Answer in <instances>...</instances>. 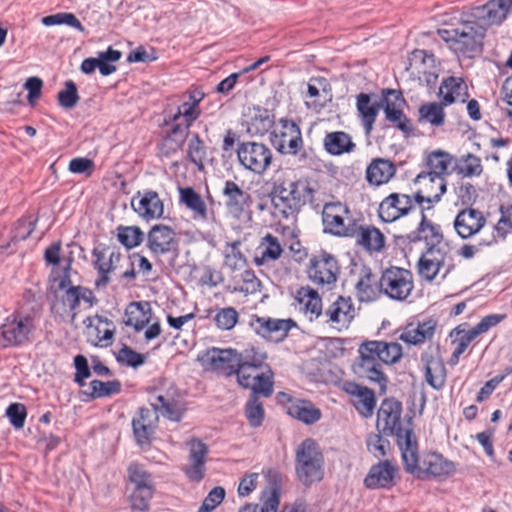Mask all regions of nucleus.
Masks as SVG:
<instances>
[{
	"instance_id": "1",
	"label": "nucleus",
	"mask_w": 512,
	"mask_h": 512,
	"mask_svg": "<svg viewBox=\"0 0 512 512\" xmlns=\"http://www.w3.org/2000/svg\"><path fill=\"white\" fill-rule=\"evenodd\" d=\"M402 404L393 398L384 399L377 414V427L387 436H395L401 451L405 470L418 468V443L411 416L401 418Z\"/></svg>"
},
{
	"instance_id": "2",
	"label": "nucleus",
	"mask_w": 512,
	"mask_h": 512,
	"mask_svg": "<svg viewBox=\"0 0 512 512\" xmlns=\"http://www.w3.org/2000/svg\"><path fill=\"white\" fill-rule=\"evenodd\" d=\"M359 359L354 365V372L361 378H366L379 385L380 391L385 392L388 379L382 370V364L397 363L402 355V346L397 342L369 340L359 348Z\"/></svg>"
},
{
	"instance_id": "3",
	"label": "nucleus",
	"mask_w": 512,
	"mask_h": 512,
	"mask_svg": "<svg viewBox=\"0 0 512 512\" xmlns=\"http://www.w3.org/2000/svg\"><path fill=\"white\" fill-rule=\"evenodd\" d=\"M266 359L265 353L257 352L254 348L246 349L243 353L238 352V383L243 388H254L268 398L274 391V373L265 364Z\"/></svg>"
},
{
	"instance_id": "4",
	"label": "nucleus",
	"mask_w": 512,
	"mask_h": 512,
	"mask_svg": "<svg viewBox=\"0 0 512 512\" xmlns=\"http://www.w3.org/2000/svg\"><path fill=\"white\" fill-rule=\"evenodd\" d=\"M437 33L455 54L474 58L482 52L486 30L476 21H461Z\"/></svg>"
},
{
	"instance_id": "5",
	"label": "nucleus",
	"mask_w": 512,
	"mask_h": 512,
	"mask_svg": "<svg viewBox=\"0 0 512 512\" xmlns=\"http://www.w3.org/2000/svg\"><path fill=\"white\" fill-rule=\"evenodd\" d=\"M193 102L183 103L170 118L172 127L162 143V152L169 156L180 150L189 134V127L199 116L198 104L203 98H192Z\"/></svg>"
},
{
	"instance_id": "6",
	"label": "nucleus",
	"mask_w": 512,
	"mask_h": 512,
	"mask_svg": "<svg viewBox=\"0 0 512 512\" xmlns=\"http://www.w3.org/2000/svg\"><path fill=\"white\" fill-rule=\"evenodd\" d=\"M323 455L313 439H305L296 451V473L306 486L321 481L324 475Z\"/></svg>"
},
{
	"instance_id": "7",
	"label": "nucleus",
	"mask_w": 512,
	"mask_h": 512,
	"mask_svg": "<svg viewBox=\"0 0 512 512\" xmlns=\"http://www.w3.org/2000/svg\"><path fill=\"white\" fill-rule=\"evenodd\" d=\"M406 72L410 78L417 79L419 85L427 87L426 93L435 92L440 72V63L434 54L423 50L415 49L408 56Z\"/></svg>"
},
{
	"instance_id": "8",
	"label": "nucleus",
	"mask_w": 512,
	"mask_h": 512,
	"mask_svg": "<svg viewBox=\"0 0 512 512\" xmlns=\"http://www.w3.org/2000/svg\"><path fill=\"white\" fill-rule=\"evenodd\" d=\"M128 479L132 485L129 496L130 506L134 510L146 512L155 492L153 476L143 465L131 463L127 469Z\"/></svg>"
},
{
	"instance_id": "9",
	"label": "nucleus",
	"mask_w": 512,
	"mask_h": 512,
	"mask_svg": "<svg viewBox=\"0 0 512 512\" xmlns=\"http://www.w3.org/2000/svg\"><path fill=\"white\" fill-rule=\"evenodd\" d=\"M456 267L455 257L450 247L426 248L418 262V273L426 281H433L442 272L445 279Z\"/></svg>"
},
{
	"instance_id": "10",
	"label": "nucleus",
	"mask_w": 512,
	"mask_h": 512,
	"mask_svg": "<svg viewBox=\"0 0 512 512\" xmlns=\"http://www.w3.org/2000/svg\"><path fill=\"white\" fill-rule=\"evenodd\" d=\"M33 330L34 322L31 316L12 313L0 325V343L3 347L22 346L30 340Z\"/></svg>"
},
{
	"instance_id": "11",
	"label": "nucleus",
	"mask_w": 512,
	"mask_h": 512,
	"mask_svg": "<svg viewBox=\"0 0 512 512\" xmlns=\"http://www.w3.org/2000/svg\"><path fill=\"white\" fill-rule=\"evenodd\" d=\"M237 157L240 165L257 175H262L272 163V151L264 143L246 141L238 145Z\"/></svg>"
},
{
	"instance_id": "12",
	"label": "nucleus",
	"mask_w": 512,
	"mask_h": 512,
	"mask_svg": "<svg viewBox=\"0 0 512 512\" xmlns=\"http://www.w3.org/2000/svg\"><path fill=\"white\" fill-rule=\"evenodd\" d=\"M198 362L206 369L225 376L235 374L238 377V351L232 348L212 347L198 354Z\"/></svg>"
},
{
	"instance_id": "13",
	"label": "nucleus",
	"mask_w": 512,
	"mask_h": 512,
	"mask_svg": "<svg viewBox=\"0 0 512 512\" xmlns=\"http://www.w3.org/2000/svg\"><path fill=\"white\" fill-rule=\"evenodd\" d=\"M380 291L393 300L403 301L413 289L412 274L399 267L386 269L379 279Z\"/></svg>"
},
{
	"instance_id": "14",
	"label": "nucleus",
	"mask_w": 512,
	"mask_h": 512,
	"mask_svg": "<svg viewBox=\"0 0 512 512\" xmlns=\"http://www.w3.org/2000/svg\"><path fill=\"white\" fill-rule=\"evenodd\" d=\"M340 267L337 259L327 252H321L309 260L308 278L316 285L331 286L337 281Z\"/></svg>"
},
{
	"instance_id": "15",
	"label": "nucleus",
	"mask_w": 512,
	"mask_h": 512,
	"mask_svg": "<svg viewBox=\"0 0 512 512\" xmlns=\"http://www.w3.org/2000/svg\"><path fill=\"white\" fill-rule=\"evenodd\" d=\"M93 267L97 271L95 286L104 288L110 282V273L113 272L122 258L117 249H110L106 245H98L92 250Z\"/></svg>"
},
{
	"instance_id": "16",
	"label": "nucleus",
	"mask_w": 512,
	"mask_h": 512,
	"mask_svg": "<svg viewBox=\"0 0 512 512\" xmlns=\"http://www.w3.org/2000/svg\"><path fill=\"white\" fill-rule=\"evenodd\" d=\"M452 162V156L445 151L437 150L431 152L427 157L429 171L419 173L415 178V183L429 182L446 191L447 185L444 175L448 173V168Z\"/></svg>"
},
{
	"instance_id": "17",
	"label": "nucleus",
	"mask_w": 512,
	"mask_h": 512,
	"mask_svg": "<svg viewBox=\"0 0 512 512\" xmlns=\"http://www.w3.org/2000/svg\"><path fill=\"white\" fill-rule=\"evenodd\" d=\"M280 126L279 131H271V143L281 154L296 155L303 144L299 127L288 119H281Z\"/></svg>"
},
{
	"instance_id": "18",
	"label": "nucleus",
	"mask_w": 512,
	"mask_h": 512,
	"mask_svg": "<svg viewBox=\"0 0 512 512\" xmlns=\"http://www.w3.org/2000/svg\"><path fill=\"white\" fill-rule=\"evenodd\" d=\"M59 288L64 290L61 301L63 305L69 309L71 322H74L77 316L81 301L87 305V308H91L97 303V299L90 289L80 285H70V279L68 277H63L60 280Z\"/></svg>"
},
{
	"instance_id": "19",
	"label": "nucleus",
	"mask_w": 512,
	"mask_h": 512,
	"mask_svg": "<svg viewBox=\"0 0 512 512\" xmlns=\"http://www.w3.org/2000/svg\"><path fill=\"white\" fill-rule=\"evenodd\" d=\"M418 468L411 474L424 473L427 477L436 479H446L452 476L456 471L454 462L445 458L437 452H428L423 454L421 459L418 457Z\"/></svg>"
},
{
	"instance_id": "20",
	"label": "nucleus",
	"mask_w": 512,
	"mask_h": 512,
	"mask_svg": "<svg viewBox=\"0 0 512 512\" xmlns=\"http://www.w3.org/2000/svg\"><path fill=\"white\" fill-rule=\"evenodd\" d=\"M275 116L271 110L260 106L247 107L242 114V125L252 136H262L271 131Z\"/></svg>"
},
{
	"instance_id": "21",
	"label": "nucleus",
	"mask_w": 512,
	"mask_h": 512,
	"mask_svg": "<svg viewBox=\"0 0 512 512\" xmlns=\"http://www.w3.org/2000/svg\"><path fill=\"white\" fill-rule=\"evenodd\" d=\"M414 206V200L411 196L391 193L381 201L378 215L383 222L391 223L406 216Z\"/></svg>"
},
{
	"instance_id": "22",
	"label": "nucleus",
	"mask_w": 512,
	"mask_h": 512,
	"mask_svg": "<svg viewBox=\"0 0 512 512\" xmlns=\"http://www.w3.org/2000/svg\"><path fill=\"white\" fill-rule=\"evenodd\" d=\"M133 210L144 220H155L163 216L164 203L153 190L138 191L131 200Z\"/></svg>"
},
{
	"instance_id": "23",
	"label": "nucleus",
	"mask_w": 512,
	"mask_h": 512,
	"mask_svg": "<svg viewBox=\"0 0 512 512\" xmlns=\"http://www.w3.org/2000/svg\"><path fill=\"white\" fill-rule=\"evenodd\" d=\"M260 336L274 341L283 340L296 324L292 319H277L256 316L250 323Z\"/></svg>"
},
{
	"instance_id": "24",
	"label": "nucleus",
	"mask_w": 512,
	"mask_h": 512,
	"mask_svg": "<svg viewBox=\"0 0 512 512\" xmlns=\"http://www.w3.org/2000/svg\"><path fill=\"white\" fill-rule=\"evenodd\" d=\"M159 416L155 410L141 407L132 419L135 440L141 447L150 444L157 428Z\"/></svg>"
},
{
	"instance_id": "25",
	"label": "nucleus",
	"mask_w": 512,
	"mask_h": 512,
	"mask_svg": "<svg viewBox=\"0 0 512 512\" xmlns=\"http://www.w3.org/2000/svg\"><path fill=\"white\" fill-rule=\"evenodd\" d=\"M510 13H512V0H489L473 10V15L487 26L502 24Z\"/></svg>"
},
{
	"instance_id": "26",
	"label": "nucleus",
	"mask_w": 512,
	"mask_h": 512,
	"mask_svg": "<svg viewBox=\"0 0 512 512\" xmlns=\"http://www.w3.org/2000/svg\"><path fill=\"white\" fill-rule=\"evenodd\" d=\"M222 194L227 211L235 218H240L252 203L251 195L232 180L224 183Z\"/></svg>"
},
{
	"instance_id": "27",
	"label": "nucleus",
	"mask_w": 512,
	"mask_h": 512,
	"mask_svg": "<svg viewBox=\"0 0 512 512\" xmlns=\"http://www.w3.org/2000/svg\"><path fill=\"white\" fill-rule=\"evenodd\" d=\"M325 323L336 325L339 329L348 328L355 317V308L350 297L338 296L324 311Z\"/></svg>"
},
{
	"instance_id": "28",
	"label": "nucleus",
	"mask_w": 512,
	"mask_h": 512,
	"mask_svg": "<svg viewBox=\"0 0 512 512\" xmlns=\"http://www.w3.org/2000/svg\"><path fill=\"white\" fill-rule=\"evenodd\" d=\"M407 240L409 242L424 240L427 248L449 247L447 243H443V233L440 225L427 219L424 208H422L421 221L417 229L407 235Z\"/></svg>"
},
{
	"instance_id": "29",
	"label": "nucleus",
	"mask_w": 512,
	"mask_h": 512,
	"mask_svg": "<svg viewBox=\"0 0 512 512\" xmlns=\"http://www.w3.org/2000/svg\"><path fill=\"white\" fill-rule=\"evenodd\" d=\"M272 192L278 195H284L290 199L292 205L302 207L307 201L313 198L314 189L310 187L308 182L303 180H283L274 183Z\"/></svg>"
},
{
	"instance_id": "30",
	"label": "nucleus",
	"mask_w": 512,
	"mask_h": 512,
	"mask_svg": "<svg viewBox=\"0 0 512 512\" xmlns=\"http://www.w3.org/2000/svg\"><path fill=\"white\" fill-rule=\"evenodd\" d=\"M208 453L207 445L201 440L193 439L189 442V461L184 467L185 475L189 480L199 482L204 478Z\"/></svg>"
},
{
	"instance_id": "31",
	"label": "nucleus",
	"mask_w": 512,
	"mask_h": 512,
	"mask_svg": "<svg viewBox=\"0 0 512 512\" xmlns=\"http://www.w3.org/2000/svg\"><path fill=\"white\" fill-rule=\"evenodd\" d=\"M176 234L174 230L166 225H154L147 239V247L155 255H164L176 250Z\"/></svg>"
},
{
	"instance_id": "32",
	"label": "nucleus",
	"mask_w": 512,
	"mask_h": 512,
	"mask_svg": "<svg viewBox=\"0 0 512 512\" xmlns=\"http://www.w3.org/2000/svg\"><path fill=\"white\" fill-rule=\"evenodd\" d=\"M397 467L389 460L380 461L373 465L364 479L369 489H390L395 485Z\"/></svg>"
},
{
	"instance_id": "33",
	"label": "nucleus",
	"mask_w": 512,
	"mask_h": 512,
	"mask_svg": "<svg viewBox=\"0 0 512 512\" xmlns=\"http://www.w3.org/2000/svg\"><path fill=\"white\" fill-rule=\"evenodd\" d=\"M486 224L482 212L474 208L461 210L455 220L454 228L462 239H467L477 234Z\"/></svg>"
},
{
	"instance_id": "34",
	"label": "nucleus",
	"mask_w": 512,
	"mask_h": 512,
	"mask_svg": "<svg viewBox=\"0 0 512 512\" xmlns=\"http://www.w3.org/2000/svg\"><path fill=\"white\" fill-rule=\"evenodd\" d=\"M343 390L355 399L356 410L364 417H370L376 406V397L373 390L353 381H346Z\"/></svg>"
},
{
	"instance_id": "35",
	"label": "nucleus",
	"mask_w": 512,
	"mask_h": 512,
	"mask_svg": "<svg viewBox=\"0 0 512 512\" xmlns=\"http://www.w3.org/2000/svg\"><path fill=\"white\" fill-rule=\"evenodd\" d=\"M152 309L149 302H130L124 313L123 323L132 327L135 332L142 331L151 323Z\"/></svg>"
},
{
	"instance_id": "36",
	"label": "nucleus",
	"mask_w": 512,
	"mask_h": 512,
	"mask_svg": "<svg viewBox=\"0 0 512 512\" xmlns=\"http://www.w3.org/2000/svg\"><path fill=\"white\" fill-rule=\"evenodd\" d=\"M456 98H441L439 102H427L418 109V122L441 127L445 123V107L454 103Z\"/></svg>"
},
{
	"instance_id": "37",
	"label": "nucleus",
	"mask_w": 512,
	"mask_h": 512,
	"mask_svg": "<svg viewBox=\"0 0 512 512\" xmlns=\"http://www.w3.org/2000/svg\"><path fill=\"white\" fill-rule=\"evenodd\" d=\"M299 310L310 320L314 321L322 317V300L317 291L309 286L301 287L295 296Z\"/></svg>"
},
{
	"instance_id": "38",
	"label": "nucleus",
	"mask_w": 512,
	"mask_h": 512,
	"mask_svg": "<svg viewBox=\"0 0 512 512\" xmlns=\"http://www.w3.org/2000/svg\"><path fill=\"white\" fill-rule=\"evenodd\" d=\"M354 232L357 244L369 252H379L385 246V236L374 226L356 224Z\"/></svg>"
},
{
	"instance_id": "39",
	"label": "nucleus",
	"mask_w": 512,
	"mask_h": 512,
	"mask_svg": "<svg viewBox=\"0 0 512 512\" xmlns=\"http://www.w3.org/2000/svg\"><path fill=\"white\" fill-rule=\"evenodd\" d=\"M323 146L325 151L333 156L349 154L355 151L356 144L352 137L344 131L329 132L324 136Z\"/></svg>"
},
{
	"instance_id": "40",
	"label": "nucleus",
	"mask_w": 512,
	"mask_h": 512,
	"mask_svg": "<svg viewBox=\"0 0 512 512\" xmlns=\"http://www.w3.org/2000/svg\"><path fill=\"white\" fill-rule=\"evenodd\" d=\"M396 173L392 161L384 158L373 159L366 169V180L369 184L380 186L386 184Z\"/></svg>"
},
{
	"instance_id": "41",
	"label": "nucleus",
	"mask_w": 512,
	"mask_h": 512,
	"mask_svg": "<svg viewBox=\"0 0 512 512\" xmlns=\"http://www.w3.org/2000/svg\"><path fill=\"white\" fill-rule=\"evenodd\" d=\"M152 409L164 418L179 422L184 416L185 408L183 404L171 395L159 394L156 396V402H153Z\"/></svg>"
},
{
	"instance_id": "42",
	"label": "nucleus",
	"mask_w": 512,
	"mask_h": 512,
	"mask_svg": "<svg viewBox=\"0 0 512 512\" xmlns=\"http://www.w3.org/2000/svg\"><path fill=\"white\" fill-rule=\"evenodd\" d=\"M83 324L88 329H92L95 333L97 339L96 345L104 347L111 345L115 333V328L111 320L95 315L94 317L84 319Z\"/></svg>"
},
{
	"instance_id": "43",
	"label": "nucleus",
	"mask_w": 512,
	"mask_h": 512,
	"mask_svg": "<svg viewBox=\"0 0 512 512\" xmlns=\"http://www.w3.org/2000/svg\"><path fill=\"white\" fill-rule=\"evenodd\" d=\"M287 413L291 417L308 425L320 420L322 415L320 409L315 407L312 402L300 399L290 402L287 407Z\"/></svg>"
},
{
	"instance_id": "44",
	"label": "nucleus",
	"mask_w": 512,
	"mask_h": 512,
	"mask_svg": "<svg viewBox=\"0 0 512 512\" xmlns=\"http://www.w3.org/2000/svg\"><path fill=\"white\" fill-rule=\"evenodd\" d=\"M258 250L260 256L255 257V263L258 266L278 260L283 253L279 239L271 233H267L261 238Z\"/></svg>"
},
{
	"instance_id": "45",
	"label": "nucleus",
	"mask_w": 512,
	"mask_h": 512,
	"mask_svg": "<svg viewBox=\"0 0 512 512\" xmlns=\"http://www.w3.org/2000/svg\"><path fill=\"white\" fill-rule=\"evenodd\" d=\"M435 331V322L428 320L417 325L409 324L399 336L405 343L418 345L425 340L432 338Z\"/></svg>"
},
{
	"instance_id": "46",
	"label": "nucleus",
	"mask_w": 512,
	"mask_h": 512,
	"mask_svg": "<svg viewBox=\"0 0 512 512\" xmlns=\"http://www.w3.org/2000/svg\"><path fill=\"white\" fill-rule=\"evenodd\" d=\"M380 291L379 280L369 269L363 271L362 276L356 284V293L359 301H374Z\"/></svg>"
},
{
	"instance_id": "47",
	"label": "nucleus",
	"mask_w": 512,
	"mask_h": 512,
	"mask_svg": "<svg viewBox=\"0 0 512 512\" xmlns=\"http://www.w3.org/2000/svg\"><path fill=\"white\" fill-rule=\"evenodd\" d=\"M382 107V99L381 102L372 103L371 98H357V110L366 135L371 134L377 115Z\"/></svg>"
},
{
	"instance_id": "48",
	"label": "nucleus",
	"mask_w": 512,
	"mask_h": 512,
	"mask_svg": "<svg viewBox=\"0 0 512 512\" xmlns=\"http://www.w3.org/2000/svg\"><path fill=\"white\" fill-rule=\"evenodd\" d=\"M383 100V109L385 112L386 120L391 122L397 129L409 135L413 131L410 119L403 113V111L395 106L394 103L389 102V98H381Z\"/></svg>"
},
{
	"instance_id": "49",
	"label": "nucleus",
	"mask_w": 512,
	"mask_h": 512,
	"mask_svg": "<svg viewBox=\"0 0 512 512\" xmlns=\"http://www.w3.org/2000/svg\"><path fill=\"white\" fill-rule=\"evenodd\" d=\"M249 389L251 393L245 405V416L249 424L257 428L262 425L265 415L263 403L259 400V396H262V393L255 391L254 388Z\"/></svg>"
},
{
	"instance_id": "50",
	"label": "nucleus",
	"mask_w": 512,
	"mask_h": 512,
	"mask_svg": "<svg viewBox=\"0 0 512 512\" xmlns=\"http://www.w3.org/2000/svg\"><path fill=\"white\" fill-rule=\"evenodd\" d=\"M437 96H469L468 82L461 76H448L438 85Z\"/></svg>"
},
{
	"instance_id": "51",
	"label": "nucleus",
	"mask_w": 512,
	"mask_h": 512,
	"mask_svg": "<svg viewBox=\"0 0 512 512\" xmlns=\"http://www.w3.org/2000/svg\"><path fill=\"white\" fill-rule=\"evenodd\" d=\"M121 387L122 385L119 380L107 382L92 380L89 383V388L85 390L83 394L89 399L105 398L120 393Z\"/></svg>"
},
{
	"instance_id": "52",
	"label": "nucleus",
	"mask_w": 512,
	"mask_h": 512,
	"mask_svg": "<svg viewBox=\"0 0 512 512\" xmlns=\"http://www.w3.org/2000/svg\"><path fill=\"white\" fill-rule=\"evenodd\" d=\"M180 201L192 210L196 217L207 219V207L201 196L191 187L180 188Z\"/></svg>"
},
{
	"instance_id": "53",
	"label": "nucleus",
	"mask_w": 512,
	"mask_h": 512,
	"mask_svg": "<svg viewBox=\"0 0 512 512\" xmlns=\"http://www.w3.org/2000/svg\"><path fill=\"white\" fill-rule=\"evenodd\" d=\"M322 217L326 232L344 237H353L355 235V222L351 225H345L344 216L331 215Z\"/></svg>"
},
{
	"instance_id": "54",
	"label": "nucleus",
	"mask_w": 512,
	"mask_h": 512,
	"mask_svg": "<svg viewBox=\"0 0 512 512\" xmlns=\"http://www.w3.org/2000/svg\"><path fill=\"white\" fill-rule=\"evenodd\" d=\"M445 368L440 360H430L425 366L426 382L434 389L439 390L445 384Z\"/></svg>"
},
{
	"instance_id": "55",
	"label": "nucleus",
	"mask_w": 512,
	"mask_h": 512,
	"mask_svg": "<svg viewBox=\"0 0 512 512\" xmlns=\"http://www.w3.org/2000/svg\"><path fill=\"white\" fill-rule=\"evenodd\" d=\"M117 239L127 249H132L143 242L144 233L138 226H119Z\"/></svg>"
},
{
	"instance_id": "56",
	"label": "nucleus",
	"mask_w": 512,
	"mask_h": 512,
	"mask_svg": "<svg viewBox=\"0 0 512 512\" xmlns=\"http://www.w3.org/2000/svg\"><path fill=\"white\" fill-rule=\"evenodd\" d=\"M270 195L274 207L273 214L276 217L289 219L290 217H293L301 208L299 205H292L290 199L284 195H278L272 191Z\"/></svg>"
},
{
	"instance_id": "57",
	"label": "nucleus",
	"mask_w": 512,
	"mask_h": 512,
	"mask_svg": "<svg viewBox=\"0 0 512 512\" xmlns=\"http://www.w3.org/2000/svg\"><path fill=\"white\" fill-rule=\"evenodd\" d=\"M187 155L189 160L195 166L202 170L204 168L203 161L206 158V149L199 135L194 133L189 139Z\"/></svg>"
},
{
	"instance_id": "58",
	"label": "nucleus",
	"mask_w": 512,
	"mask_h": 512,
	"mask_svg": "<svg viewBox=\"0 0 512 512\" xmlns=\"http://www.w3.org/2000/svg\"><path fill=\"white\" fill-rule=\"evenodd\" d=\"M240 242L236 241L226 245L224 263L231 270H238L246 265V258L240 251Z\"/></svg>"
},
{
	"instance_id": "59",
	"label": "nucleus",
	"mask_w": 512,
	"mask_h": 512,
	"mask_svg": "<svg viewBox=\"0 0 512 512\" xmlns=\"http://www.w3.org/2000/svg\"><path fill=\"white\" fill-rule=\"evenodd\" d=\"M239 319L238 312L233 307H224L216 310L214 322L221 330H231L235 327Z\"/></svg>"
},
{
	"instance_id": "60",
	"label": "nucleus",
	"mask_w": 512,
	"mask_h": 512,
	"mask_svg": "<svg viewBox=\"0 0 512 512\" xmlns=\"http://www.w3.org/2000/svg\"><path fill=\"white\" fill-rule=\"evenodd\" d=\"M458 170L464 177L479 176L483 171L481 159L471 153L463 155L460 159Z\"/></svg>"
},
{
	"instance_id": "61",
	"label": "nucleus",
	"mask_w": 512,
	"mask_h": 512,
	"mask_svg": "<svg viewBox=\"0 0 512 512\" xmlns=\"http://www.w3.org/2000/svg\"><path fill=\"white\" fill-rule=\"evenodd\" d=\"M41 21L45 26L65 24L81 32L85 30L81 22L78 20V18L72 13L62 12L45 16L42 18Z\"/></svg>"
},
{
	"instance_id": "62",
	"label": "nucleus",
	"mask_w": 512,
	"mask_h": 512,
	"mask_svg": "<svg viewBox=\"0 0 512 512\" xmlns=\"http://www.w3.org/2000/svg\"><path fill=\"white\" fill-rule=\"evenodd\" d=\"M116 359L123 365L132 368H138L145 363L146 356L134 351L127 345H123V347L116 354Z\"/></svg>"
},
{
	"instance_id": "63",
	"label": "nucleus",
	"mask_w": 512,
	"mask_h": 512,
	"mask_svg": "<svg viewBox=\"0 0 512 512\" xmlns=\"http://www.w3.org/2000/svg\"><path fill=\"white\" fill-rule=\"evenodd\" d=\"M368 451L376 458L386 456L390 443L378 433H371L366 438Z\"/></svg>"
},
{
	"instance_id": "64",
	"label": "nucleus",
	"mask_w": 512,
	"mask_h": 512,
	"mask_svg": "<svg viewBox=\"0 0 512 512\" xmlns=\"http://www.w3.org/2000/svg\"><path fill=\"white\" fill-rule=\"evenodd\" d=\"M505 318V314H489L483 317L480 322L469 329V331L475 338H477L478 336L487 333L490 329L500 324Z\"/></svg>"
}]
</instances>
